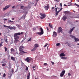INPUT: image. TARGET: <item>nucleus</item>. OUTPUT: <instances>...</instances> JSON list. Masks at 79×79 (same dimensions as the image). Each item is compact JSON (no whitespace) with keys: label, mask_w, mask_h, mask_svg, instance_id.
I'll return each mask as SVG.
<instances>
[{"label":"nucleus","mask_w":79,"mask_h":79,"mask_svg":"<svg viewBox=\"0 0 79 79\" xmlns=\"http://www.w3.org/2000/svg\"><path fill=\"white\" fill-rule=\"evenodd\" d=\"M23 34H24V33L23 32H21V33H16L14 34V37L15 40H14V43L15 44H17V42L19 41V40L18 39H19V36H18V35H20L21 34L22 35Z\"/></svg>","instance_id":"nucleus-1"},{"label":"nucleus","mask_w":79,"mask_h":79,"mask_svg":"<svg viewBox=\"0 0 79 79\" xmlns=\"http://www.w3.org/2000/svg\"><path fill=\"white\" fill-rule=\"evenodd\" d=\"M23 48H24V47L23 46H21L19 47V51L22 52V53H27V52H24L23 50Z\"/></svg>","instance_id":"nucleus-2"},{"label":"nucleus","mask_w":79,"mask_h":79,"mask_svg":"<svg viewBox=\"0 0 79 79\" xmlns=\"http://www.w3.org/2000/svg\"><path fill=\"white\" fill-rule=\"evenodd\" d=\"M70 36L72 38H73V39H74L75 40V42H77V41H79V39L78 38H76V37H75V36H74L72 35H70Z\"/></svg>","instance_id":"nucleus-3"},{"label":"nucleus","mask_w":79,"mask_h":79,"mask_svg":"<svg viewBox=\"0 0 79 79\" xmlns=\"http://www.w3.org/2000/svg\"><path fill=\"white\" fill-rule=\"evenodd\" d=\"M41 31V32H37V34L39 35H42L44 34V30L42 27L40 28Z\"/></svg>","instance_id":"nucleus-4"},{"label":"nucleus","mask_w":79,"mask_h":79,"mask_svg":"<svg viewBox=\"0 0 79 79\" xmlns=\"http://www.w3.org/2000/svg\"><path fill=\"white\" fill-rule=\"evenodd\" d=\"M40 15H41L42 17H40V18L41 19H44V18H45V17H46V15L45 14H42L40 13Z\"/></svg>","instance_id":"nucleus-5"},{"label":"nucleus","mask_w":79,"mask_h":79,"mask_svg":"<svg viewBox=\"0 0 79 79\" xmlns=\"http://www.w3.org/2000/svg\"><path fill=\"white\" fill-rule=\"evenodd\" d=\"M63 32V31H62V28L61 27H59L58 28V30L57 31V33H58V34L60 33V32H61L62 33V32Z\"/></svg>","instance_id":"nucleus-6"},{"label":"nucleus","mask_w":79,"mask_h":79,"mask_svg":"<svg viewBox=\"0 0 79 79\" xmlns=\"http://www.w3.org/2000/svg\"><path fill=\"white\" fill-rule=\"evenodd\" d=\"M31 59L29 57H27L26 58V59L25 60V61H27V62H29L31 61Z\"/></svg>","instance_id":"nucleus-7"},{"label":"nucleus","mask_w":79,"mask_h":79,"mask_svg":"<svg viewBox=\"0 0 79 79\" xmlns=\"http://www.w3.org/2000/svg\"><path fill=\"white\" fill-rule=\"evenodd\" d=\"M11 6L10 5H7L4 8H3V11H5V10H6V9H8L9 8H10Z\"/></svg>","instance_id":"nucleus-8"},{"label":"nucleus","mask_w":79,"mask_h":79,"mask_svg":"<svg viewBox=\"0 0 79 79\" xmlns=\"http://www.w3.org/2000/svg\"><path fill=\"white\" fill-rule=\"evenodd\" d=\"M75 28V27H73L72 29H70L69 31V33L70 34H71V33L74 31V29Z\"/></svg>","instance_id":"nucleus-9"},{"label":"nucleus","mask_w":79,"mask_h":79,"mask_svg":"<svg viewBox=\"0 0 79 79\" xmlns=\"http://www.w3.org/2000/svg\"><path fill=\"white\" fill-rule=\"evenodd\" d=\"M50 7H49V4H48L47 6H45L44 7V8L46 10H48V8H49Z\"/></svg>","instance_id":"nucleus-10"},{"label":"nucleus","mask_w":79,"mask_h":79,"mask_svg":"<svg viewBox=\"0 0 79 79\" xmlns=\"http://www.w3.org/2000/svg\"><path fill=\"white\" fill-rule=\"evenodd\" d=\"M68 19V17L65 15H64L63 17L62 18V19L63 21H66V19Z\"/></svg>","instance_id":"nucleus-11"},{"label":"nucleus","mask_w":79,"mask_h":79,"mask_svg":"<svg viewBox=\"0 0 79 79\" xmlns=\"http://www.w3.org/2000/svg\"><path fill=\"white\" fill-rule=\"evenodd\" d=\"M56 35H57V33H56V32L55 31H54L53 32V34L52 36L53 37H55L56 36Z\"/></svg>","instance_id":"nucleus-12"},{"label":"nucleus","mask_w":79,"mask_h":79,"mask_svg":"<svg viewBox=\"0 0 79 79\" xmlns=\"http://www.w3.org/2000/svg\"><path fill=\"white\" fill-rule=\"evenodd\" d=\"M9 29H10V30H12V29H14V30L15 31V30L16 29V27H11L10 26Z\"/></svg>","instance_id":"nucleus-13"},{"label":"nucleus","mask_w":79,"mask_h":79,"mask_svg":"<svg viewBox=\"0 0 79 79\" xmlns=\"http://www.w3.org/2000/svg\"><path fill=\"white\" fill-rule=\"evenodd\" d=\"M65 55H66V54L62 52L60 54V56H65Z\"/></svg>","instance_id":"nucleus-14"},{"label":"nucleus","mask_w":79,"mask_h":79,"mask_svg":"<svg viewBox=\"0 0 79 79\" xmlns=\"http://www.w3.org/2000/svg\"><path fill=\"white\" fill-rule=\"evenodd\" d=\"M36 49H37V48L35 47H34L31 50V52H34V51H35Z\"/></svg>","instance_id":"nucleus-15"},{"label":"nucleus","mask_w":79,"mask_h":79,"mask_svg":"<svg viewBox=\"0 0 79 79\" xmlns=\"http://www.w3.org/2000/svg\"><path fill=\"white\" fill-rule=\"evenodd\" d=\"M64 13L66 15H69V11H65Z\"/></svg>","instance_id":"nucleus-16"},{"label":"nucleus","mask_w":79,"mask_h":79,"mask_svg":"<svg viewBox=\"0 0 79 79\" xmlns=\"http://www.w3.org/2000/svg\"><path fill=\"white\" fill-rule=\"evenodd\" d=\"M11 60L14 61H15V58L13 56H11Z\"/></svg>","instance_id":"nucleus-17"},{"label":"nucleus","mask_w":79,"mask_h":79,"mask_svg":"<svg viewBox=\"0 0 79 79\" xmlns=\"http://www.w3.org/2000/svg\"><path fill=\"white\" fill-rule=\"evenodd\" d=\"M30 78V73H29L28 74L27 76V79H29Z\"/></svg>","instance_id":"nucleus-18"},{"label":"nucleus","mask_w":79,"mask_h":79,"mask_svg":"<svg viewBox=\"0 0 79 79\" xmlns=\"http://www.w3.org/2000/svg\"><path fill=\"white\" fill-rule=\"evenodd\" d=\"M39 47V45L37 44H35V47L36 48H37Z\"/></svg>","instance_id":"nucleus-19"},{"label":"nucleus","mask_w":79,"mask_h":79,"mask_svg":"<svg viewBox=\"0 0 79 79\" xmlns=\"http://www.w3.org/2000/svg\"><path fill=\"white\" fill-rule=\"evenodd\" d=\"M66 71L65 70H64V71H62V72L61 73L62 74H64V73H65V72Z\"/></svg>","instance_id":"nucleus-20"},{"label":"nucleus","mask_w":79,"mask_h":79,"mask_svg":"<svg viewBox=\"0 0 79 79\" xmlns=\"http://www.w3.org/2000/svg\"><path fill=\"white\" fill-rule=\"evenodd\" d=\"M60 12V10H59L58 11H56V15H58V14Z\"/></svg>","instance_id":"nucleus-21"},{"label":"nucleus","mask_w":79,"mask_h":79,"mask_svg":"<svg viewBox=\"0 0 79 79\" xmlns=\"http://www.w3.org/2000/svg\"><path fill=\"white\" fill-rule=\"evenodd\" d=\"M61 59H64V60H65V59H67V57H61Z\"/></svg>","instance_id":"nucleus-22"},{"label":"nucleus","mask_w":79,"mask_h":79,"mask_svg":"<svg viewBox=\"0 0 79 79\" xmlns=\"http://www.w3.org/2000/svg\"><path fill=\"white\" fill-rule=\"evenodd\" d=\"M49 27H51V28H52V27H53V26H52V25L51 24L49 23Z\"/></svg>","instance_id":"nucleus-23"},{"label":"nucleus","mask_w":79,"mask_h":79,"mask_svg":"<svg viewBox=\"0 0 79 79\" xmlns=\"http://www.w3.org/2000/svg\"><path fill=\"white\" fill-rule=\"evenodd\" d=\"M11 52H15V49H13V48H12L11 49Z\"/></svg>","instance_id":"nucleus-24"},{"label":"nucleus","mask_w":79,"mask_h":79,"mask_svg":"<svg viewBox=\"0 0 79 79\" xmlns=\"http://www.w3.org/2000/svg\"><path fill=\"white\" fill-rule=\"evenodd\" d=\"M4 27H8V28H10V26H6L5 25H3Z\"/></svg>","instance_id":"nucleus-25"},{"label":"nucleus","mask_w":79,"mask_h":79,"mask_svg":"<svg viewBox=\"0 0 79 79\" xmlns=\"http://www.w3.org/2000/svg\"><path fill=\"white\" fill-rule=\"evenodd\" d=\"M60 43H57L56 45V47H57V46H60Z\"/></svg>","instance_id":"nucleus-26"},{"label":"nucleus","mask_w":79,"mask_h":79,"mask_svg":"<svg viewBox=\"0 0 79 79\" xmlns=\"http://www.w3.org/2000/svg\"><path fill=\"white\" fill-rule=\"evenodd\" d=\"M3 44V43L2 42H1L0 43V48L2 47V46H3V44Z\"/></svg>","instance_id":"nucleus-27"},{"label":"nucleus","mask_w":79,"mask_h":79,"mask_svg":"<svg viewBox=\"0 0 79 79\" xmlns=\"http://www.w3.org/2000/svg\"><path fill=\"white\" fill-rule=\"evenodd\" d=\"M60 77H62L63 76H64V75L61 73L60 74Z\"/></svg>","instance_id":"nucleus-28"},{"label":"nucleus","mask_w":79,"mask_h":79,"mask_svg":"<svg viewBox=\"0 0 79 79\" xmlns=\"http://www.w3.org/2000/svg\"><path fill=\"white\" fill-rule=\"evenodd\" d=\"M4 49H5V52H6V51H7V49H8V48L5 47Z\"/></svg>","instance_id":"nucleus-29"},{"label":"nucleus","mask_w":79,"mask_h":79,"mask_svg":"<svg viewBox=\"0 0 79 79\" xmlns=\"http://www.w3.org/2000/svg\"><path fill=\"white\" fill-rule=\"evenodd\" d=\"M2 76L3 77H6V74L5 73H4Z\"/></svg>","instance_id":"nucleus-30"},{"label":"nucleus","mask_w":79,"mask_h":79,"mask_svg":"<svg viewBox=\"0 0 79 79\" xmlns=\"http://www.w3.org/2000/svg\"><path fill=\"white\" fill-rule=\"evenodd\" d=\"M31 38H30L27 41V42H29L30 41H31Z\"/></svg>","instance_id":"nucleus-31"},{"label":"nucleus","mask_w":79,"mask_h":79,"mask_svg":"<svg viewBox=\"0 0 79 79\" xmlns=\"http://www.w3.org/2000/svg\"><path fill=\"white\" fill-rule=\"evenodd\" d=\"M32 68L33 70H35V67L34 66H33Z\"/></svg>","instance_id":"nucleus-32"},{"label":"nucleus","mask_w":79,"mask_h":79,"mask_svg":"<svg viewBox=\"0 0 79 79\" xmlns=\"http://www.w3.org/2000/svg\"><path fill=\"white\" fill-rule=\"evenodd\" d=\"M48 45V44H47V43L46 44L44 45V47H47V46Z\"/></svg>","instance_id":"nucleus-33"},{"label":"nucleus","mask_w":79,"mask_h":79,"mask_svg":"<svg viewBox=\"0 0 79 79\" xmlns=\"http://www.w3.org/2000/svg\"><path fill=\"white\" fill-rule=\"evenodd\" d=\"M33 31H36V28L34 27L33 29Z\"/></svg>","instance_id":"nucleus-34"},{"label":"nucleus","mask_w":79,"mask_h":79,"mask_svg":"<svg viewBox=\"0 0 79 79\" xmlns=\"http://www.w3.org/2000/svg\"><path fill=\"white\" fill-rule=\"evenodd\" d=\"M75 5H76V6H77V7H78V8H79V5H78L77 4H75Z\"/></svg>","instance_id":"nucleus-35"},{"label":"nucleus","mask_w":79,"mask_h":79,"mask_svg":"<svg viewBox=\"0 0 79 79\" xmlns=\"http://www.w3.org/2000/svg\"><path fill=\"white\" fill-rule=\"evenodd\" d=\"M2 66H6V64H3Z\"/></svg>","instance_id":"nucleus-36"},{"label":"nucleus","mask_w":79,"mask_h":79,"mask_svg":"<svg viewBox=\"0 0 79 79\" xmlns=\"http://www.w3.org/2000/svg\"><path fill=\"white\" fill-rule=\"evenodd\" d=\"M20 8H21V9H23V8H24V6H22L20 7Z\"/></svg>","instance_id":"nucleus-37"},{"label":"nucleus","mask_w":79,"mask_h":79,"mask_svg":"<svg viewBox=\"0 0 79 79\" xmlns=\"http://www.w3.org/2000/svg\"><path fill=\"white\" fill-rule=\"evenodd\" d=\"M65 44H67V45L69 44V43L68 42H66L65 43H64Z\"/></svg>","instance_id":"nucleus-38"},{"label":"nucleus","mask_w":79,"mask_h":79,"mask_svg":"<svg viewBox=\"0 0 79 79\" xmlns=\"http://www.w3.org/2000/svg\"><path fill=\"white\" fill-rule=\"evenodd\" d=\"M44 66H47V64L45 63L44 64Z\"/></svg>","instance_id":"nucleus-39"},{"label":"nucleus","mask_w":79,"mask_h":79,"mask_svg":"<svg viewBox=\"0 0 79 79\" xmlns=\"http://www.w3.org/2000/svg\"><path fill=\"white\" fill-rule=\"evenodd\" d=\"M26 71H27L28 70V67H27L26 68Z\"/></svg>","instance_id":"nucleus-40"},{"label":"nucleus","mask_w":79,"mask_h":79,"mask_svg":"<svg viewBox=\"0 0 79 79\" xmlns=\"http://www.w3.org/2000/svg\"><path fill=\"white\" fill-rule=\"evenodd\" d=\"M46 29H47V31H50V30H49V29H48V27H46Z\"/></svg>","instance_id":"nucleus-41"},{"label":"nucleus","mask_w":79,"mask_h":79,"mask_svg":"<svg viewBox=\"0 0 79 79\" xmlns=\"http://www.w3.org/2000/svg\"><path fill=\"white\" fill-rule=\"evenodd\" d=\"M15 6H13L12 7V9H13V8H15Z\"/></svg>","instance_id":"nucleus-42"},{"label":"nucleus","mask_w":79,"mask_h":79,"mask_svg":"<svg viewBox=\"0 0 79 79\" xmlns=\"http://www.w3.org/2000/svg\"><path fill=\"white\" fill-rule=\"evenodd\" d=\"M11 70H12V71H11L12 73H14V71L13 70V69H12Z\"/></svg>","instance_id":"nucleus-43"},{"label":"nucleus","mask_w":79,"mask_h":79,"mask_svg":"<svg viewBox=\"0 0 79 79\" xmlns=\"http://www.w3.org/2000/svg\"><path fill=\"white\" fill-rule=\"evenodd\" d=\"M68 46H69V47H71V44H68Z\"/></svg>","instance_id":"nucleus-44"},{"label":"nucleus","mask_w":79,"mask_h":79,"mask_svg":"<svg viewBox=\"0 0 79 79\" xmlns=\"http://www.w3.org/2000/svg\"><path fill=\"white\" fill-rule=\"evenodd\" d=\"M15 19V18H12V21H14V20Z\"/></svg>","instance_id":"nucleus-45"},{"label":"nucleus","mask_w":79,"mask_h":79,"mask_svg":"<svg viewBox=\"0 0 79 79\" xmlns=\"http://www.w3.org/2000/svg\"><path fill=\"white\" fill-rule=\"evenodd\" d=\"M71 74H70V73H68V76H71Z\"/></svg>","instance_id":"nucleus-46"},{"label":"nucleus","mask_w":79,"mask_h":79,"mask_svg":"<svg viewBox=\"0 0 79 79\" xmlns=\"http://www.w3.org/2000/svg\"><path fill=\"white\" fill-rule=\"evenodd\" d=\"M58 8V7L56 8V12L57 11V9Z\"/></svg>","instance_id":"nucleus-47"},{"label":"nucleus","mask_w":79,"mask_h":79,"mask_svg":"<svg viewBox=\"0 0 79 79\" xmlns=\"http://www.w3.org/2000/svg\"><path fill=\"white\" fill-rule=\"evenodd\" d=\"M60 6L62 7V3H60Z\"/></svg>","instance_id":"nucleus-48"},{"label":"nucleus","mask_w":79,"mask_h":79,"mask_svg":"<svg viewBox=\"0 0 79 79\" xmlns=\"http://www.w3.org/2000/svg\"><path fill=\"white\" fill-rule=\"evenodd\" d=\"M57 1V2H60V0H56Z\"/></svg>","instance_id":"nucleus-49"},{"label":"nucleus","mask_w":79,"mask_h":79,"mask_svg":"<svg viewBox=\"0 0 79 79\" xmlns=\"http://www.w3.org/2000/svg\"><path fill=\"white\" fill-rule=\"evenodd\" d=\"M3 20H7V19H4Z\"/></svg>","instance_id":"nucleus-50"},{"label":"nucleus","mask_w":79,"mask_h":79,"mask_svg":"<svg viewBox=\"0 0 79 79\" xmlns=\"http://www.w3.org/2000/svg\"><path fill=\"white\" fill-rule=\"evenodd\" d=\"M51 63H52V64H55V63L53 62L52 61L51 62Z\"/></svg>","instance_id":"nucleus-51"},{"label":"nucleus","mask_w":79,"mask_h":79,"mask_svg":"<svg viewBox=\"0 0 79 79\" xmlns=\"http://www.w3.org/2000/svg\"><path fill=\"white\" fill-rule=\"evenodd\" d=\"M37 2H36V3L35 4V6H36L37 5Z\"/></svg>","instance_id":"nucleus-52"},{"label":"nucleus","mask_w":79,"mask_h":79,"mask_svg":"<svg viewBox=\"0 0 79 79\" xmlns=\"http://www.w3.org/2000/svg\"><path fill=\"white\" fill-rule=\"evenodd\" d=\"M54 8H55V7H52V10H53V9H54Z\"/></svg>","instance_id":"nucleus-53"},{"label":"nucleus","mask_w":79,"mask_h":79,"mask_svg":"<svg viewBox=\"0 0 79 79\" xmlns=\"http://www.w3.org/2000/svg\"><path fill=\"white\" fill-rule=\"evenodd\" d=\"M36 0V2H38L39 0Z\"/></svg>","instance_id":"nucleus-54"},{"label":"nucleus","mask_w":79,"mask_h":79,"mask_svg":"<svg viewBox=\"0 0 79 79\" xmlns=\"http://www.w3.org/2000/svg\"><path fill=\"white\" fill-rule=\"evenodd\" d=\"M9 22H10L11 23V22H12V21H11V20H9Z\"/></svg>","instance_id":"nucleus-55"},{"label":"nucleus","mask_w":79,"mask_h":79,"mask_svg":"<svg viewBox=\"0 0 79 79\" xmlns=\"http://www.w3.org/2000/svg\"><path fill=\"white\" fill-rule=\"evenodd\" d=\"M62 10V8H61L59 10H60V11H61V10Z\"/></svg>","instance_id":"nucleus-56"},{"label":"nucleus","mask_w":79,"mask_h":79,"mask_svg":"<svg viewBox=\"0 0 79 79\" xmlns=\"http://www.w3.org/2000/svg\"><path fill=\"white\" fill-rule=\"evenodd\" d=\"M64 6H67V5H66V4H64Z\"/></svg>","instance_id":"nucleus-57"},{"label":"nucleus","mask_w":79,"mask_h":79,"mask_svg":"<svg viewBox=\"0 0 79 79\" xmlns=\"http://www.w3.org/2000/svg\"><path fill=\"white\" fill-rule=\"evenodd\" d=\"M5 41L6 42H7V39H6Z\"/></svg>","instance_id":"nucleus-58"},{"label":"nucleus","mask_w":79,"mask_h":79,"mask_svg":"<svg viewBox=\"0 0 79 79\" xmlns=\"http://www.w3.org/2000/svg\"><path fill=\"white\" fill-rule=\"evenodd\" d=\"M2 35V33H0V35Z\"/></svg>","instance_id":"nucleus-59"},{"label":"nucleus","mask_w":79,"mask_h":79,"mask_svg":"<svg viewBox=\"0 0 79 79\" xmlns=\"http://www.w3.org/2000/svg\"><path fill=\"white\" fill-rule=\"evenodd\" d=\"M25 17H26V15H25L24 16V19H25Z\"/></svg>","instance_id":"nucleus-60"},{"label":"nucleus","mask_w":79,"mask_h":79,"mask_svg":"<svg viewBox=\"0 0 79 79\" xmlns=\"http://www.w3.org/2000/svg\"><path fill=\"white\" fill-rule=\"evenodd\" d=\"M77 45H79V43L77 44Z\"/></svg>","instance_id":"nucleus-61"},{"label":"nucleus","mask_w":79,"mask_h":79,"mask_svg":"<svg viewBox=\"0 0 79 79\" xmlns=\"http://www.w3.org/2000/svg\"><path fill=\"white\" fill-rule=\"evenodd\" d=\"M77 2H79V0H77Z\"/></svg>","instance_id":"nucleus-62"},{"label":"nucleus","mask_w":79,"mask_h":79,"mask_svg":"<svg viewBox=\"0 0 79 79\" xmlns=\"http://www.w3.org/2000/svg\"><path fill=\"white\" fill-rule=\"evenodd\" d=\"M34 67H35H35H36V65H35V66H34Z\"/></svg>","instance_id":"nucleus-63"},{"label":"nucleus","mask_w":79,"mask_h":79,"mask_svg":"<svg viewBox=\"0 0 79 79\" xmlns=\"http://www.w3.org/2000/svg\"><path fill=\"white\" fill-rule=\"evenodd\" d=\"M47 71H49V69H47Z\"/></svg>","instance_id":"nucleus-64"}]
</instances>
